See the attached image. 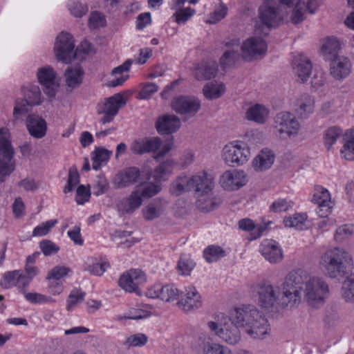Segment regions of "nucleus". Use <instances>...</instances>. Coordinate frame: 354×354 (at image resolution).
I'll use <instances>...</instances> for the list:
<instances>
[{
    "mask_svg": "<svg viewBox=\"0 0 354 354\" xmlns=\"http://www.w3.org/2000/svg\"><path fill=\"white\" fill-rule=\"evenodd\" d=\"M229 317L252 339H263L269 335L270 326L267 319L254 306L236 307L230 311Z\"/></svg>",
    "mask_w": 354,
    "mask_h": 354,
    "instance_id": "nucleus-1",
    "label": "nucleus"
},
{
    "mask_svg": "<svg viewBox=\"0 0 354 354\" xmlns=\"http://www.w3.org/2000/svg\"><path fill=\"white\" fill-rule=\"evenodd\" d=\"M353 263L350 252L342 248L327 250L319 257V266L323 274L330 279L342 278Z\"/></svg>",
    "mask_w": 354,
    "mask_h": 354,
    "instance_id": "nucleus-2",
    "label": "nucleus"
},
{
    "mask_svg": "<svg viewBox=\"0 0 354 354\" xmlns=\"http://www.w3.org/2000/svg\"><path fill=\"white\" fill-rule=\"evenodd\" d=\"M254 292L257 297L258 304L262 308L272 312H279L290 306L279 286L273 285L270 281L257 283L254 286Z\"/></svg>",
    "mask_w": 354,
    "mask_h": 354,
    "instance_id": "nucleus-3",
    "label": "nucleus"
},
{
    "mask_svg": "<svg viewBox=\"0 0 354 354\" xmlns=\"http://www.w3.org/2000/svg\"><path fill=\"white\" fill-rule=\"evenodd\" d=\"M214 186L213 178L207 172H201L192 177L180 176L172 183L170 192L179 196L183 192L194 191L200 194L211 192Z\"/></svg>",
    "mask_w": 354,
    "mask_h": 354,
    "instance_id": "nucleus-4",
    "label": "nucleus"
},
{
    "mask_svg": "<svg viewBox=\"0 0 354 354\" xmlns=\"http://www.w3.org/2000/svg\"><path fill=\"white\" fill-rule=\"evenodd\" d=\"M343 138L344 145L340 150L342 156L348 160H354V129H348L345 133L337 126L328 127L324 133V145L328 151L333 148L340 138Z\"/></svg>",
    "mask_w": 354,
    "mask_h": 354,
    "instance_id": "nucleus-5",
    "label": "nucleus"
},
{
    "mask_svg": "<svg viewBox=\"0 0 354 354\" xmlns=\"http://www.w3.org/2000/svg\"><path fill=\"white\" fill-rule=\"evenodd\" d=\"M308 277L307 272L301 269L290 271L286 276L282 290L290 306L301 302L303 288L306 286Z\"/></svg>",
    "mask_w": 354,
    "mask_h": 354,
    "instance_id": "nucleus-6",
    "label": "nucleus"
},
{
    "mask_svg": "<svg viewBox=\"0 0 354 354\" xmlns=\"http://www.w3.org/2000/svg\"><path fill=\"white\" fill-rule=\"evenodd\" d=\"M15 149L8 129L0 128V183H3L15 169Z\"/></svg>",
    "mask_w": 354,
    "mask_h": 354,
    "instance_id": "nucleus-7",
    "label": "nucleus"
},
{
    "mask_svg": "<svg viewBox=\"0 0 354 354\" xmlns=\"http://www.w3.org/2000/svg\"><path fill=\"white\" fill-rule=\"evenodd\" d=\"M23 97L15 100L13 110L14 117L17 119L20 115L31 111L32 107L40 105L43 102L41 92L39 86L28 84L21 89Z\"/></svg>",
    "mask_w": 354,
    "mask_h": 354,
    "instance_id": "nucleus-8",
    "label": "nucleus"
},
{
    "mask_svg": "<svg viewBox=\"0 0 354 354\" xmlns=\"http://www.w3.org/2000/svg\"><path fill=\"white\" fill-rule=\"evenodd\" d=\"M207 326L212 332L218 336L224 342L230 345H235L241 340L239 326L231 320L230 317L221 315L220 323L208 322Z\"/></svg>",
    "mask_w": 354,
    "mask_h": 354,
    "instance_id": "nucleus-9",
    "label": "nucleus"
},
{
    "mask_svg": "<svg viewBox=\"0 0 354 354\" xmlns=\"http://www.w3.org/2000/svg\"><path fill=\"white\" fill-rule=\"evenodd\" d=\"M328 292V286L324 279L309 276L304 290V299L309 306L319 308L324 304Z\"/></svg>",
    "mask_w": 354,
    "mask_h": 354,
    "instance_id": "nucleus-10",
    "label": "nucleus"
},
{
    "mask_svg": "<svg viewBox=\"0 0 354 354\" xmlns=\"http://www.w3.org/2000/svg\"><path fill=\"white\" fill-rule=\"evenodd\" d=\"M283 17L281 8L268 3H263L259 8V17L262 24L256 27V33L268 35L271 28L279 26Z\"/></svg>",
    "mask_w": 354,
    "mask_h": 354,
    "instance_id": "nucleus-11",
    "label": "nucleus"
},
{
    "mask_svg": "<svg viewBox=\"0 0 354 354\" xmlns=\"http://www.w3.org/2000/svg\"><path fill=\"white\" fill-rule=\"evenodd\" d=\"M274 128L281 138L286 139L298 134L300 124L293 113L282 111L274 118Z\"/></svg>",
    "mask_w": 354,
    "mask_h": 354,
    "instance_id": "nucleus-12",
    "label": "nucleus"
},
{
    "mask_svg": "<svg viewBox=\"0 0 354 354\" xmlns=\"http://www.w3.org/2000/svg\"><path fill=\"white\" fill-rule=\"evenodd\" d=\"M125 104L126 101L120 93H116L106 98L104 102L98 103L97 113L99 115H103L99 120L100 122L105 124L113 121L119 109Z\"/></svg>",
    "mask_w": 354,
    "mask_h": 354,
    "instance_id": "nucleus-13",
    "label": "nucleus"
},
{
    "mask_svg": "<svg viewBox=\"0 0 354 354\" xmlns=\"http://www.w3.org/2000/svg\"><path fill=\"white\" fill-rule=\"evenodd\" d=\"M250 156L249 148L242 142L229 143L223 149V159L231 166L243 165L248 160Z\"/></svg>",
    "mask_w": 354,
    "mask_h": 354,
    "instance_id": "nucleus-14",
    "label": "nucleus"
},
{
    "mask_svg": "<svg viewBox=\"0 0 354 354\" xmlns=\"http://www.w3.org/2000/svg\"><path fill=\"white\" fill-rule=\"evenodd\" d=\"M74 41L72 36L67 32H61L57 37L55 44L57 59L66 64L70 63L76 57V52L74 50Z\"/></svg>",
    "mask_w": 354,
    "mask_h": 354,
    "instance_id": "nucleus-15",
    "label": "nucleus"
},
{
    "mask_svg": "<svg viewBox=\"0 0 354 354\" xmlns=\"http://www.w3.org/2000/svg\"><path fill=\"white\" fill-rule=\"evenodd\" d=\"M201 101L193 96L180 95L173 99L171 108L185 119L194 117L201 109Z\"/></svg>",
    "mask_w": 354,
    "mask_h": 354,
    "instance_id": "nucleus-16",
    "label": "nucleus"
},
{
    "mask_svg": "<svg viewBox=\"0 0 354 354\" xmlns=\"http://www.w3.org/2000/svg\"><path fill=\"white\" fill-rule=\"evenodd\" d=\"M146 281L147 277L144 272L139 269H131L120 276L118 284L126 292L140 294L139 286Z\"/></svg>",
    "mask_w": 354,
    "mask_h": 354,
    "instance_id": "nucleus-17",
    "label": "nucleus"
},
{
    "mask_svg": "<svg viewBox=\"0 0 354 354\" xmlns=\"http://www.w3.org/2000/svg\"><path fill=\"white\" fill-rule=\"evenodd\" d=\"M267 47L266 42L261 37H252L241 46L242 57L246 60L257 59L266 53Z\"/></svg>",
    "mask_w": 354,
    "mask_h": 354,
    "instance_id": "nucleus-18",
    "label": "nucleus"
},
{
    "mask_svg": "<svg viewBox=\"0 0 354 354\" xmlns=\"http://www.w3.org/2000/svg\"><path fill=\"white\" fill-rule=\"evenodd\" d=\"M146 295L149 298L159 299L165 302L177 299L180 295L179 290L174 284L156 283L148 288Z\"/></svg>",
    "mask_w": 354,
    "mask_h": 354,
    "instance_id": "nucleus-19",
    "label": "nucleus"
},
{
    "mask_svg": "<svg viewBox=\"0 0 354 354\" xmlns=\"http://www.w3.org/2000/svg\"><path fill=\"white\" fill-rule=\"evenodd\" d=\"M177 304L185 312H189L200 308L203 305V300L195 287L188 286L181 292L180 299Z\"/></svg>",
    "mask_w": 354,
    "mask_h": 354,
    "instance_id": "nucleus-20",
    "label": "nucleus"
},
{
    "mask_svg": "<svg viewBox=\"0 0 354 354\" xmlns=\"http://www.w3.org/2000/svg\"><path fill=\"white\" fill-rule=\"evenodd\" d=\"M247 183L246 176L242 170L225 171L220 178L221 186L227 190L238 189Z\"/></svg>",
    "mask_w": 354,
    "mask_h": 354,
    "instance_id": "nucleus-21",
    "label": "nucleus"
},
{
    "mask_svg": "<svg viewBox=\"0 0 354 354\" xmlns=\"http://www.w3.org/2000/svg\"><path fill=\"white\" fill-rule=\"evenodd\" d=\"M140 170L136 167H129L120 171L113 179V184L117 189L128 187L137 182L140 178Z\"/></svg>",
    "mask_w": 354,
    "mask_h": 354,
    "instance_id": "nucleus-22",
    "label": "nucleus"
},
{
    "mask_svg": "<svg viewBox=\"0 0 354 354\" xmlns=\"http://www.w3.org/2000/svg\"><path fill=\"white\" fill-rule=\"evenodd\" d=\"M39 82L44 86V92L49 97H53L56 94V74L50 66H45L38 69L37 73Z\"/></svg>",
    "mask_w": 354,
    "mask_h": 354,
    "instance_id": "nucleus-23",
    "label": "nucleus"
},
{
    "mask_svg": "<svg viewBox=\"0 0 354 354\" xmlns=\"http://www.w3.org/2000/svg\"><path fill=\"white\" fill-rule=\"evenodd\" d=\"M142 204V198L140 194V189H136L129 196L122 198L118 204L117 209L121 214H131L139 209Z\"/></svg>",
    "mask_w": 354,
    "mask_h": 354,
    "instance_id": "nucleus-24",
    "label": "nucleus"
},
{
    "mask_svg": "<svg viewBox=\"0 0 354 354\" xmlns=\"http://www.w3.org/2000/svg\"><path fill=\"white\" fill-rule=\"evenodd\" d=\"M161 145L162 141L158 137L140 138L133 142L130 150L134 154L142 155L155 151L160 148Z\"/></svg>",
    "mask_w": 354,
    "mask_h": 354,
    "instance_id": "nucleus-25",
    "label": "nucleus"
},
{
    "mask_svg": "<svg viewBox=\"0 0 354 354\" xmlns=\"http://www.w3.org/2000/svg\"><path fill=\"white\" fill-rule=\"evenodd\" d=\"M351 63L347 57L343 56L330 62V74L337 81H342L351 73Z\"/></svg>",
    "mask_w": 354,
    "mask_h": 354,
    "instance_id": "nucleus-26",
    "label": "nucleus"
},
{
    "mask_svg": "<svg viewBox=\"0 0 354 354\" xmlns=\"http://www.w3.org/2000/svg\"><path fill=\"white\" fill-rule=\"evenodd\" d=\"M26 125L30 135L35 138H42L46 134V122L38 115H28L26 120Z\"/></svg>",
    "mask_w": 354,
    "mask_h": 354,
    "instance_id": "nucleus-27",
    "label": "nucleus"
},
{
    "mask_svg": "<svg viewBox=\"0 0 354 354\" xmlns=\"http://www.w3.org/2000/svg\"><path fill=\"white\" fill-rule=\"evenodd\" d=\"M180 127V119L174 115H163L158 118L156 128L162 135L171 134Z\"/></svg>",
    "mask_w": 354,
    "mask_h": 354,
    "instance_id": "nucleus-28",
    "label": "nucleus"
},
{
    "mask_svg": "<svg viewBox=\"0 0 354 354\" xmlns=\"http://www.w3.org/2000/svg\"><path fill=\"white\" fill-rule=\"evenodd\" d=\"M260 252L271 263L280 262L283 259L282 250L273 240L264 241L260 245Z\"/></svg>",
    "mask_w": 354,
    "mask_h": 354,
    "instance_id": "nucleus-29",
    "label": "nucleus"
},
{
    "mask_svg": "<svg viewBox=\"0 0 354 354\" xmlns=\"http://www.w3.org/2000/svg\"><path fill=\"white\" fill-rule=\"evenodd\" d=\"M311 201L318 205L317 214L320 217H326L330 211V196L328 191L324 188L317 189L314 193Z\"/></svg>",
    "mask_w": 354,
    "mask_h": 354,
    "instance_id": "nucleus-30",
    "label": "nucleus"
},
{
    "mask_svg": "<svg viewBox=\"0 0 354 354\" xmlns=\"http://www.w3.org/2000/svg\"><path fill=\"white\" fill-rule=\"evenodd\" d=\"M292 65L294 73L301 82L307 81L312 71V64L310 60L306 57L299 55L294 57Z\"/></svg>",
    "mask_w": 354,
    "mask_h": 354,
    "instance_id": "nucleus-31",
    "label": "nucleus"
},
{
    "mask_svg": "<svg viewBox=\"0 0 354 354\" xmlns=\"http://www.w3.org/2000/svg\"><path fill=\"white\" fill-rule=\"evenodd\" d=\"M167 203L161 198L153 199L142 210L144 219L150 221L159 218L165 212Z\"/></svg>",
    "mask_w": 354,
    "mask_h": 354,
    "instance_id": "nucleus-32",
    "label": "nucleus"
},
{
    "mask_svg": "<svg viewBox=\"0 0 354 354\" xmlns=\"http://www.w3.org/2000/svg\"><path fill=\"white\" fill-rule=\"evenodd\" d=\"M220 203V198L214 196L211 192L198 195L196 202V207L203 212H209L216 209Z\"/></svg>",
    "mask_w": 354,
    "mask_h": 354,
    "instance_id": "nucleus-33",
    "label": "nucleus"
},
{
    "mask_svg": "<svg viewBox=\"0 0 354 354\" xmlns=\"http://www.w3.org/2000/svg\"><path fill=\"white\" fill-rule=\"evenodd\" d=\"M227 47H232L227 50L220 58V64L223 69L235 64L239 59L240 54L239 52V41L233 39L226 44Z\"/></svg>",
    "mask_w": 354,
    "mask_h": 354,
    "instance_id": "nucleus-34",
    "label": "nucleus"
},
{
    "mask_svg": "<svg viewBox=\"0 0 354 354\" xmlns=\"http://www.w3.org/2000/svg\"><path fill=\"white\" fill-rule=\"evenodd\" d=\"M341 50V45L336 38L331 37L325 40L322 46V54L326 61L331 62L342 56L339 55Z\"/></svg>",
    "mask_w": 354,
    "mask_h": 354,
    "instance_id": "nucleus-35",
    "label": "nucleus"
},
{
    "mask_svg": "<svg viewBox=\"0 0 354 354\" xmlns=\"http://www.w3.org/2000/svg\"><path fill=\"white\" fill-rule=\"evenodd\" d=\"M218 72V66L214 62H201L195 68L194 76L198 80L214 78Z\"/></svg>",
    "mask_w": 354,
    "mask_h": 354,
    "instance_id": "nucleus-36",
    "label": "nucleus"
},
{
    "mask_svg": "<svg viewBox=\"0 0 354 354\" xmlns=\"http://www.w3.org/2000/svg\"><path fill=\"white\" fill-rule=\"evenodd\" d=\"M296 106V113L302 118H306L314 111V99L308 94H302L297 100Z\"/></svg>",
    "mask_w": 354,
    "mask_h": 354,
    "instance_id": "nucleus-37",
    "label": "nucleus"
},
{
    "mask_svg": "<svg viewBox=\"0 0 354 354\" xmlns=\"http://www.w3.org/2000/svg\"><path fill=\"white\" fill-rule=\"evenodd\" d=\"M274 155L272 151L264 149L255 157L252 166L257 171H263L269 169L273 164Z\"/></svg>",
    "mask_w": 354,
    "mask_h": 354,
    "instance_id": "nucleus-38",
    "label": "nucleus"
},
{
    "mask_svg": "<svg viewBox=\"0 0 354 354\" xmlns=\"http://www.w3.org/2000/svg\"><path fill=\"white\" fill-rule=\"evenodd\" d=\"M225 92V86L224 84L217 82L207 83L203 88L204 96L209 100L221 97Z\"/></svg>",
    "mask_w": 354,
    "mask_h": 354,
    "instance_id": "nucleus-39",
    "label": "nucleus"
},
{
    "mask_svg": "<svg viewBox=\"0 0 354 354\" xmlns=\"http://www.w3.org/2000/svg\"><path fill=\"white\" fill-rule=\"evenodd\" d=\"M177 165L172 159H167L156 167L153 171V178L156 181L165 180L171 174L174 166Z\"/></svg>",
    "mask_w": 354,
    "mask_h": 354,
    "instance_id": "nucleus-40",
    "label": "nucleus"
},
{
    "mask_svg": "<svg viewBox=\"0 0 354 354\" xmlns=\"http://www.w3.org/2000/svg\"><path fill=\"white\" fill-rule=\"evenodd\" d=\"M83 74L84 72L80 66L68 67L65 72L67 86L71 88L78 86L82 83Z\"/></svg>",
    "mask_w": 354,
    "mask_h": 354,
    "instance_id": "nucleus-41",
    "label": "nucleus"
},
{
    "mask_svg": "<svg viewBox=\"0 0 354 354\" xmlns=\"http://www.w3.org/2000/svg\"><path fill=\"white\" fill-rule=\"evenodd\" d=\"M268 115L267 109L260 104H256L248 109L246 118L249 120H253L260 124L266 122Z\"/></svg>",
    "mask_w": 354,
    "mask_h": 354,
    "instance_id": "nucleus-42",
    "label": "nucleus"
},
{
    "mask_svg": "<svg viewBox=\"0 0 354 354\" xmlns=\"http://www.w3.org/2000/svg\"><path fill=\"white\" fill-rule=\"evenodd\" d=\"M112 152L104 148H97L92 153L93 169L98 170L102 164H106Z\"/></svg>",
    "mask_w": 354,
    "mask_h": 354,
    "instance_id": "nucleus-43",
    "label": "nucleus"
},
{
    "mask_svg": "<svg viewBox=\"0 0 354 354\" xmlns=\"http://www.w3.org/2000/svg\"><path fill=\"white\" fill-rule=\"evenodd\" d=\"M171 8L176 10L173 17L178 24L185 23L195 14V10L190 7L183 8V6H176L174 3H171Z\"/></svg>",
    "mask_w": 354,
    "mask_h": 354,
    "instance_id": "nucleus-44",
    "label": "nucleus"
},
{
    "mask_svg": "<svg viewBox=\"0 0 354 354\" xmlns=\"http://www.w3.org/2000/svg\"><path fill=\"white\" fill-rule=\"evenodd\" d=\"M225 254V251L220 246L214 245L208 246L203 252L204 258L209 263L216 261Z\"/></svg>",
    "mask_w": 354,
    "mask_h": 354,
    "instance_id": "nucleus-45",
    "label": "nucleus"
},
{
    "mask_svg": "<svg viewBox=\"0 0 354 354\" xmlns=\"http://www.w3.org/2000/svg\"><path fill=\"white\" fill-rule=\"evenodd\" d=\"M342 296L348 303H354V273L348 276L344 281L342 286Z\"/></svg>",
    "mask_w": 354,
    "mask_h": 354,
    "instance_id": "nucleus-46",
    "label": "nucleus"
},
{
    "mask_svg": "<svg viewBox=\"0 0 354 354\" xmlns=\"http://www.w3.org/2000/svg\"><path fill=\"white\" fill-rule=\"evenodd\" d=\"M308 11L306 3L304 1H297L292 10L290 20L292 24H298L305 19V14Z\"/></svg>",
    "mask_w": 354,
    "mask_h": 354,
    "instance_id": "nucleus-47",
    "label": "nucleus"
},
{
    "mask_svg": "<svg viewBox=\"0 0 354 354\" xmlns=\"http://www.w3.org/2000/svg\"><path fill=\"white\" fill-rule=\"evenodd\" d=\"M136 189H140V194L141 196V198H151L156 195L160 192L161 187L159 185L149 183L140 185L137 187Z\"/></svg>",
    "mask_w": 354,
    "mask_h": 354,
    "instance_id": "nucleus-48",
    "label": "nucleus"
},
{
    "mask_svg": "<svg viewBox=\"0 0 354 354\" xmlns=\"http://www.w3.org/2000/svg\"><path fill=\"white\" fill-rule=\"evenodd\" d=\"M196 263L193 261L192 259L189 257L187 255H183L180 257L177 268L178 271L183 275H189L191 271L195 267Z\"/></svg>",
    "mask_w": 354,
    "mask_h": 354,
    "instance_id": "nucleus-49",
    "label": "nucleus"
},
{
    "mask_svg": "<svg viewBox=\"0 0 354 354\" xmlns=\"http://www.w3.org/2000/svg\"><path fill=\"white\" fill-rule=\"evenodd\" d=\"M353 235H354V225L346 224L339 227L336 230L335 239L338 242H342Z\"/></svg>",
    "mask_w": 354,
    "mask_h": 354,
    "instance_id": "nucleus-50",
    "label": "nucleus"
},
{
    "mask_svg": "<svg viewBox=\"0 0 354 354\" xmlns=\"http://www.w3.org/2000/svg\"><path fill=\"white\" fill-rule=\"evenodd\" d=\"M85 295V292L81 290H73L67 299L66 309L68 311L71 310L77 304L81 303L84 299Z\"/></svg>",
    "mask_w": 354,
    "mask_h": 354,
    "instance_id": "nucleus-51",
    "label": "nucleus"
},
{
    "mask_svg": "<svg viewBox=\"0 0 354 354\" xmlns=\"http://www.w3.org/2000/svg\"><path fill=\"white\" fill-rule=\"evenodd\" d=\"M56 219L49 220L35 227L32 232L33 236H43L46 235L50 230L57 224Z\"/></svg>",
    "mask_w": 354,
    "mask_h": 354,
    "instance_id": "nucleus-52",
    "label": "nucleus"
},
{
    "mask_svg": "<svg viewBox=\"0 0 354 354\" xmlns=\"http://www.w3.org/2000/svg\"><path fill=\"white\" fill-rule=\"evenodd\" d=\"M26 299L32 304H45L55 302L51 297L40 293L29 292L24 294Z\"/></svg>",
    "mask_w": 354,
    "mask_h": 354,
    "instance_id": "nucleus-53",
    "label": "nucleus"
},
{
    "mask_svg": "<svg viewBox=\"0 0 354 354\" xmlns=\"http://www.w3.org/2000/svg\"><path fill=\"white\" fill-rule=\"evenodd\" d=\"M17 274L18 270L6 272L1 280V286L6 289L10 288L12 286H17Z\"/></svg>",
    "mask_w": 354,
    "mask_h": 354,
    "instance_id": "nucleus-54",
    "label": "nucleus"
},
{
    "mask_svg": "<svg viewBox=\"0 0 354 354\" xmlns=\"http://www.w3.org/2000/svg\"><path fill=\"white\" fill-rule=\"evenodd\" d=\"M293 205L291 201H287L284 198H279L274 201L270 207V209L273 212H281L288 211Z\"/></svg>",
    "mask_w": 354,
    "mask_h": 354,
    "instance_id": "nucleus-55",
    "label": "nucleus"
},
{
    "mask_svg": "<svg viewBox=\"0 0 354 354\" xmlns=\"http://www.w3.org/2000/svg\"><path fill=\"white\" fill-rule=\"evenodd\" d=\"M39 247L45 256H50L56 254L59 248L50 240H43L39 243Z\"/></svg>",
    "mask_w": 354,
    "mask_h": 354,
    "instance_id": "nucleus-56",
    "label": "nucleus"
},
{
    "mask_svg": "<svg viewBox=\"0 0 354 354\" xmlns=\"http://www.w3.org/2000/svg\"><path fill=\"white\" fill-rule=\"evenodd\" d=\"M307 218L305 214H295L292 216L284 219L283 222L286 227H297L299 225L302 224Z\"/></svg>",
    "mask_w": 354,
    "mask_h": 354,
    "instance_id": "nucleus-57",
    "label": "nucleus"
},
{
    "mask_svg": "<svg viewBox=\"0 0 354 354\" xmlns=\"http://www.w3.org/2000/svg\"><path fill=\"white\" fill-rule=\"evenodd\" d=\"M71 272V269L64 266H56L49 271L48 274L46 277L47 279L54 281H58L61 278L67 275Z\"/></svg>",
    "mask_w": 354,
    "mask_h": 354,
    "instance_id": "nucleus-58",
    "label": "nucleus"
},
{
    "mask_svg": "<svg viewBox=\"0 0 354 354\" xmlns=\"http://www.w3.org/2000/svg\"><path fill=\"white\" fill-rule=\"evenodd\" d=\"M205 354H232L231 351L219 344H208L204 348Z\"/></svg>",
    "mask_w": 354,
    "mask_h": 354,
    "instance_id": "nucleus-59",
    "label": "nucleus"
},
{
    "mask_svg": "<svg viewBox=\"0 0 354 354\" xmlns=\"http://www.w3.org/2000/svg\"><path fill=\"white\" fill-rule=\"evenodd\" d=\"M79 178L80 176L78 172L76 170L70 169L67 185L65 186L64 189V192L65 194L71 192L74 189V187L79 183Z\"/></svg>",
    "mask_w": 354,
    "mask_h": 354,
    "instance_id": "nucleus-60",
    "label": "nucleus"
},
{
    "mask_svg": "<svg viewBox=\"0 0 354 354\" xmlns=\"http://www.w3.org/2000/svg\"><path fill=\"white\" fill-rule=\"evenodd\" d=\"M68 9L71 13L75 17H82L88 12L87 6L80 2H72L69 3Z\"/></svg>",
    "mask_w": 354,
    "mask_h": 354,
    "instance_id": "nucleus-61",
    "label": "nucleus"
},
{
    "mask_svg": "<svg viewBox=\"0 0 354 354\" xmlns=\"http://www.w3.org/2000/svg\"><path fill=\"white\" fill-rule=\"evenodd\" d=\"M91 196L90 190L84 185H80L76 190L75 201L77 204L83 205L85 202L89 201Z\"/></svg>",
    "mask_w": 354,
    "mask_h": 354,
    "instance_id": "nucleus-62",
    "label": "nucleus"
},
{
    "mask_svg": "<svg viewBox=\"0 0 354 354\" xmlns=\"http://www.w3.org/2000/svg\"><path fill=\"white\" fill-rule=\"evenodd\" d=\"M227 12V8L223 3L220 4L218 8L210 15L208 22L209 24H216L225 17Z\"/></svg>",
    "mask_w": 354,
    "mask_h": 354,
    "instance_id": "nucleus-63",
    "label": "nucleus"
},
{
    "mask_svg": "<svg viewBox=\"0 0 354 354\" xmlns=\"http://www.w3.org/2000/svg\"><path fill=\"white\" fill-rule=\"evenodd\" d=\"M158 86L154 83L145 84L139 92L140 99H149L158 91Z\"/></svg>",
    "mask_w": 354,
    "mask_h": 354,
    "instance_id": "nucleus-64",
    "label": "nucleus"
}]
</instances>
